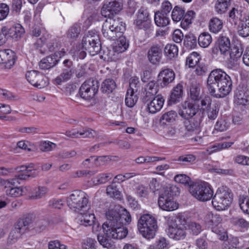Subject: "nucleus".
Masks as SVG:
<instances>
[{"label":"nucleus","instance_id":"4c0bfd02","mask_svg":"<svg viewBox=\"0 0 249 249\" xmlns=\"http://www.w3.org/2000/svg\"><path fill=\"white\" fill-rule=\"evenodd\" d=\"M201 60L200 55L197 52H194L186 58V65L189 68H194Z\"/></svg>","mask_w":249,"mask_h":249},{"label":"nucleus","instance_id":"b1692460","mask_svg":"<svg viewBox=\"0 0 249 249\" xmlns=\"http://www.w3.org/2000/svg\"><path fill=\"white\" fill-rule=\"evenodd\" d=\"M12 181V184L8 185V188L6 191V195L11 197H18L19 196L25 195L28 191L30 190V187L28 186H21L19 187H13L15 184L14 179L9 180Z\"/></svg>","mask_w":249,"mask_h":249},{"label":"nucleus","instance_id":"49530a36","mask_svg":"<svg viewBox=\"0 0 249 249\" xmlns=\"http://www.w3.org/2000/svg\"><path fill=\"white\" fill-rule=\"evenodd\" d=\"M238 202L240 209L243 213L249 214V197L247 195H240Z\"/></svg>","mask_w":249,"mask_h":249},{"label":"nucleus","instance_id":"4d7b16f0","mask_svg":"<svg viewBox=\"0 0 249 249\" xmlns=\"http://www.w3.org/2000/svg\"><path fill=\"white\" fill-rule=\"evenodd\" d=\"M219 111V107L217 104H214L210 107L208 110H205L207 113L208 118L210 120H215L218 114Z\"/></svg>","mask_w":249,"mask_h":249},{"label":"nucleus","instance_id":"c03bdc74","mask_svg":"<svg viewBox=\"0 0 249 249\" xmlns=\"http://www.w3.org/2000/svg\"><path fill=\"white\" fill-rule=\"evenodd\" d=\"M197 39L193 34H189L185 36L184 44L188 49H194L197 45Z\"/></svg>","mask_w":249,"mask_h":249},{"label":"nucleus","instance_id":"9d476101","mask_svg":"<svg viewBox=\"0 0 249 249\" xmlns=\"http://www.w3.org/2000/svg\"><path fill=\"white\" fill-rule=\"evenodd\" d=\"M82 44L83 48L93 56L100 53L102 49L99 36L96 35H92L89 32L83 37Z\"/></svg>","mask_w":249,"mask_h":249},{"label":"nucleus","instance_id":"8fccbe9b","mask_svg":"<svg viewBox=\"0 0 249 249\" xmlns=\"http://www.w3.org/2000/svg\"><path fill=\"white\" fill-rule=\"evenodd\" d=\"M169 242L163 237H160L154 245H150L148 249H168Z\"/></svg>","mask_w":249,"mask_h":249},{"label":"nucleus","instance_id":"5fc2aeb1","mask_svg":"<svg viewBox=\"0 0 249 249\" xmlns=\"http://www.w3.org/2000/svg\"><path fill=\"white\" fill-rule=\"evenodd\" d=\"M179 194V190L178 187L175 185H170L167 186L164 192L161 194L162 196H166L173 198L174 196H178Z\"/></svg>","mask_w":249,"mask_h":249},{"label":"nucleus","instance_id":"2eb2a0df","mask_svg":"<svg viewBox=\"0 0 249 249\" xmlns=\"http://www.w3.org/2000/svg\"><path fill=\"white\" fill-rule=\"evenodd\" d=\"M25 76L31 85L37 88H44L48 84V78L38 71L35 70L28 71Z\"/></svg>","mask_w":249,"mask_h":249},{"label":"nucleus","instance_id":"a19ab883","mask_svg":"<svg viewBox=\"0 0 249 249\" xmlns=\"http://www.w3.org/2000/svg\"><path fill=\"white\" fill-rule=\"evenodd\" d=\"M104 234L98 235L97 236V239L100 244L104 248L110 249L113 246V242L110 239L111 238L117 239L111 237H108L107 235V234L104 231Z\"/></svg>","mask_w":249,"mask_h":249},{"label":"nucleus","instance_id":"3c124183","mask_svg":"<svg viewBox=\"0 0 249 249\" xmlns=\"http://www.w3.org/2000/svg\"><path fill=\"white\" fill-rule=\"evenodd\" d=\"M80 32L81 28L80 25L78 24H74L68 30L67 36L69 38L75 39L78 37Z\"/></svg>","mask_w":249,"mask_h":249},{"label":"nucleus","instance_id":"0e129e2a","mask_svg":"<svg viewBox=\"0 0 249 249\" xmlns=\"http://www.w3.org/2000/svg\"><path fill=\"white\" fill-rule=\"evenodd\" d=\"M195 71L196 74L198 76L205 75L208 71V67L204 63L200 62L196 66Z\"/></svg>","mask_w":249,"mask_h":249},{"label":"nucleus","instance_id":"1a4fd4ad","mask_svg":"<svg viewBox=\"0 0 249 249\" xmlns=\"http://www.w3.org/2000/svg\"><path fill=\"white\" fill-rule=\"evenodd\" d=\"M135 27L139 30H142L149 34L153 31V26L149 13L146 9L141 8L137 14V18L134 20Z\"/></svg>","mask_w":249,"mask_h":249},{"label":"nucleus","instance_id":"a18cd8bd","mask_svg":"<svg viewBox=\"0 0 249 249\" xmlns=\"http://www.w3.org/2000/svg\"><path fill=\"white\" fill-rule=\"evenodd\" d=\"M184 13L185 10L183 8L178 5L175 6L171 13L172 20L174 22L181 21Z\"/></svg>","mask_w":249,"mask_h":249},{"label":"nucleus","instance_id":"de8ad7c7","mask_svg":"<svg viewBox=\"0 0 249 249\" xmlns=\"http://www.w3.org/2000/svg\"><path fill=\"white\" fill-rule=\"evenodd\" d=\"M212 40L211 36L208 33H203L200 35L197 39V41L200 47H207Z\"/></svg>","mask_w":249,"mask_h":249},{"label":"nucleus","instance_id":"f257e3e1","mask_svg":"<svg viewBox=\"0 0 249 249\" xmlns=\"http://www.w3.org/2000/svg\"><path fill=\"white\" fill-rule=\"evenodd\" d=\"M107 221L103 225V229L108 237L118 239L124 238L127 234V229L123 226L124 224H128L131 221L130 213L124 210L123 213L120 214L115 209L108 210L106 213Z\"/></svg>","mask_w":249,"mask_h":249},{"label":"nucleus","instance_id":"9b49d317","mask_svg":"<svg viewBox=\"0 0 249 249\" xmlns=\"http://www.w3.org/2000/svg\"><path fill=\"white\" fill-rule=\"evenodd\" d=\"M172 9V5L169 1L162 2L160 10L155 13L154 20L158 26L165 27L169 24V14Z\"/></svg>","mask_w":249,"mask_h":249},{"label":"nucleus","instance_id":"c85d7f7f","mask_svg":"<svg viewBox=\"0 0 249 249\" xmlns=\"http://www.w3.org/2000/svg\"><path fill=\"white\" fill-rule=\"evenodd\" d=\"M248 94L244 90L237 89L234 94V103L237 106H245L249 104Z\"/></svg>","mask_w":249,"mask_h":249},{"label":"nucleus","instance_id":"cd10ccee","mask_svg":"<svg viewBox=\"0 0 249 249\" xmlns=\"http://www.w3.org/2000/svg\"><path fill=\"white\" fill-rule=\"evenodd\" d=\"M58 61L56 55H51L42 59L39 63V66L42 70H48L54 67Z\"/></svg>","mask_w":249,"mask_h":249},{"label":"nucleus","instance_id":"58836bf2","mask_svg":"<svg viewBox=\"0 0 249 249\" xmlns=\"http://www.w3.org/2000/svg\"><path fill=\"white\" fill-rule=\"evenodd\" d=\"M205 220L213 226L219 225L222 221V218L219 214L209 212L205 217Z\"/></svg>","mask_w":249,"mask_h":249},{"label":"nucleus","instance_id":"f3484780","mask_svg":"<svg viewBox=\"0 0 249 249\" xmlns=\"http://www.w3.org/2000/svg\"><path fill=\"white\" fill-rule=\"evenodd\" d=\"M123 6V3L120 0H110L104 4L101 9V14L105 17H113L114 14H118L122 10Z\"/></svg>","mask_w":249,"mask_h":249},{"label":"nucleus","instance_id":"5701e85b","mask_svg":"<svg viewBox=\"0 0 249 249\" xmlns=\"http://www.w3.org/2000/svg\"><path fill=\"white\" fill-rule=\"evenodd\" d=\"M7 38L11 37L15 39L20 38L24 33V29L20 24H15L10 27L4 26L2 28Z\"/></svg>","mask_w":249,"mask_h":249},{"label":"nucleus","instance_id":"603ef678","mask_svg":"<svg viewBox=\"0 0 249 249\" xmlns=\"http://www.w3.org/2000/svg\"><path fill=\"white\" fill-rule=\"evenodd\" d=\"M47 192L48 189L47 187L39 186L34 189L30 197L33 199H40L44 196Z\"/></svg>","mask_w":249,"mask_h":249},{"label":"nucleus","instance_id":"4be33fe9","mask_svg":"<svg viewBox=\"0 0 249 249\" xmlns=\"http://www.w3.org/2000/svg\"><path fill=\"white\" fill-rule=\"evenodd\" d=\"M184 94L183 82L178 83L172 90L168 100V105L177 104L180 101Z\"/></svg>","mask_w":249,"mask_h":249},{"label":"nucleus","instance_id":"39448f33","mask_svg":"<svg viewBox=\"0 0 249 249\" xmlns=\"http://www.w3.org/2000/svg\"><path fill=\"white\" fill-rule=\"evenodd\" d=\"M137 227L142 236L148 239L154 237L158 229L157 220L149 214H143L140 217Z\"/></svg>","mask_w":249,"mask_h":249},{"label":"nucleus","instance_id":"aec40b11","mask_svg":"<svg viewBox=\"0 0 249 249\" xmlns=\"http://www.w3.org/2000/svg\"><path fill=\"white\" fill-rule=\"evenodd\" d=\"M162 55V47L158 44L152 45L148 49L147 57L149 61L153 65L159 63Z\"/></svg>","mask_w":249,"mask_h":249},{"label":"nucleus","instance_id":"13d9d810","mask_svg":"<svg viewBox=\"0 0 249 249\" xmlns=\"http://www.w3.org/2000/svg\"><path fill=\"white\" fill-rule=\"evenodd\" d=\"M49 225L48 221L45 219H41L35 222L34 229L36 232H41L47 229Z\"/></svg>","mask_w":249,"mask_h":249},{"label":"nucleus","instance_id":"f8f14e48","mask_svg":"<svg viewBox=\"0 0 249 249\" xmlns=\"http://www.w3.org/2000/svg\"><path fill=\"white\" fill-rule=\"evenodd\" d=\"M99 87V83L97 80L89 79L82 84L78 93L83 99L89 100L97 93Z\"/></svg>","mask_w":249,"mask_h":249},{"label":"nucleus","instance_id":"ea45409f","mask_svg":"<svg viewBox=\"0 0 249 249\" xmlns=\"http://www.w3.org/2000/svg\"><path fill=\"white\" fill-rule=\"evenodd\" d=\"M164 51L165 55L170 60L178 55V47L175 44H168L164 48Z\"/></svg>","mask_w":249,"mask_h":249},{"label":"nucleus","instance_id":"e2e57ef3","mask_svg":"<svg viewBox=\"0 0 249 249\" xmlns=\"http://www.w3.org/2000/svg\"><path fill=\"white\" fill-rule=\"evenodd\" d=\"M97 242L91 238L84 240L82 243V249H96Z\"/></svg>","mask_w":249,"mask_h":249},{"label":"nucleus","instance_id":"bf43d9fd","mask_svg":"<svg viewBox=\"0 0 249 249\" xmlns=\"http://www.w3.org/2000/svg\"><path fill=\"white\" fill-rule=\"evenodd\" d=\"M200 101L201 109L203 112H205V110L211 107L212 99L209 96L205 95L202 97Z\"/></svg>","mask_w":249,"mask_h":249},{"label":"nucleus","instance_id":"20e7f679","mask_svg":"<svg viewBox=\"0 0 249 249\" xmlns=\"http://www.w3.org/2000/svg\"><path fill=\"white\" fill-rule=\"evenodd\" d=\"M125 31V25L122 19L117 17H109L102 26V32L104 37L115 40L122 36Z\"/></svg>","mask_w":249,"mask_h":249},{"label":"nucleus","instance_id":"338daca9","mask_svg":"<svg viewBox=\"0 0 249 249\" xmlns=\"http://www.w3.org/2000/svg\"><path fill=\"white\" fill-rule=\"evenodd\" d=\"M160 86L158 85V82H156L155 81H151L146 85V88H145V90L147 91H149L150 92H152V94H156L158 92V87Z\"/></svg>","mask_w":249,"mask_h":249},{"label":"nucleus","instance_id":"864d4df0","mask_svg":"<svg viewBox=\"0 0 249 249\" xmlns=\"http://www.w3.org/2000/svg\"><path fill=\"white\" fill-rule=\"evenodd\" d=\"M106 191L107 195L111 197L117 199L121 198V193L119 191L117 186L113 183L108 185L107 187Z\"/></svg>","mask_w":249,"mask_h":249},{"label":"nucleus","instance_id":"37998d69","mask_svg":"<svg viewBox=\"0 0 249 249\" xmlns=\"http://www.w3.org/2000/svg\"><path fill=\"white\" fill-rule=\"evenodd\" d=\"M231 0H217L215 5L216 11L219 14L225 13L231 5Z\"/></svg>","mask_w":249,"mask_h":249},{"label":"nucleus","instance_id":"774afa93","mask_svg":"<svg viewBox=\"0 0 249 249\" xmlns=\"http://www.w3.org/2000/svg\"><path fill=\"white\" fill-rule=\"evenodd\" d=\"M239 244L238 239L236 237H232L228 240L223 249H237L236 246Z\"/></svg>","mask_w":249,"mask_h":249},{"label":"nucleus","instance_id":"7c9ffc66","mask_svg":"<svg viewBox=\"0 0 249 249\" xmlns=\"http://www.w3.org/2000/svg\"><path fill=\"white\" fill-rule=\"evenodd\" d=\"M119 39L117 40L115 44L113 46V49L116 53H122L125 51L128 47V43L125 37L122 36L118 37Z\"/></svg>","mask_w":249,"mask_h":249},{"label":"nucleus","instance_id":"412c9836","mask_svg":"<svg viewBox=\"0 0 249 249\" xmlns=\"http://www.w3.org/2000/svg\"><path fill=\"white\" fill-rule=\"evenodd\" d=\"M159 207L163 211H173L178 209V204L172 198L160 195L158 199Z\"/></svg>","mask_w":249,"mask_h":249},{"label":"nucleus","instance_id":"4468645a","mask_svg":"<svg viewBox=\"0 0 249 249\" xmlns=\"http://www.w3.org/2000/svg\"><path fill=\"white\" fill-rule=\"evenodd\" d=\"M75 68L73 62L68 59L64 60L61 67V73L56 77L54 81L57 85H61L70 80L74 74Z\"/></svg>","mask_w":249,"mask_h":249},{"label":"nucleus","instance_id":"423d86ee","mask_svg":"<svg viewBox=\"0 0 249 249\" xmlns=\"http://www.w3.org/2000/svg\"><path fill=\"white\" fill-rule=\"evenodd\" d=\"M67 202L71 209L81 214H84L89 208L88 196L81 191H75L67 198Z\"/></svg>","mask_w":249,"mask_h":249},{"label":"nucleus","instance_id":"e433bc0d","mask_svg":"<svg viewBox=\"0 0 249 249\" xmlns=\"http://www.w3.org/2000/svg\"><path fill=\"white\" fill-rule=\"evenodd\" d=\"M230 50L231 51H230L229 53L230 58L235 61H237L243 54V49L241 44L240 43H238L231 47Z\"/></svg>","mask_w":249,"mask_h":249},{"label":"nucleus","instance_id":"6e6552de","mask_svg":"<svg viewBox=\"0 0 249 249\" xmlns=\"http://www.w3.org/2000/svg\"><path fill=\"white\" fill-rule=\"evenodd\" d=\"M189 191L195 198L202 202L210 200L213 194L210 185L205 182L190 185Z\"/></svg>","mask_w":249,"mask_h":249},{"label":"nucleus","instance_id":"69168bd1","mask_svg":"<svg viewBox=\"0 0 249 249\" xmlns=\"http://www.w3.org/2000/svg\"><path fill=\"white\" fill-rule=\"evenodd\" d=\"M95 219L94 214H86L81 220V224L85 226H91L94 223Z\"/></svg>","mask_w":249,"mask_h":249},{"label":"nucleus","instance_id":"2f4dec72","mask_svg":"<svg viewBox=\"0 0 249 249\" xmlns=\"http://www.w3.org/2000/svg\"><path fill=\"white\" fill-rule=\"evenodd\" d=\"M196 16V13L192 11H188L184 14L181 22L180 26L184 29H187L192 24L193 19Z\"/></svg>","mask_w":249,"mask_h":249},{"label":"nucleus","instance_id":"7ed1b4c3","mask_svg":"<svg viewBox=\"0 0 249 249\" xmlns=\"http://www.w3.org/2000/svg\"><path fill=\"white\" fill-rule=\"evenodd\" d=\"M187 221L182 214H178L175 219L168 218L166 232L169 237L175 240H183L187 235Z\"/></svg>","mask_w":249,"mask_h":249},{"label":"nucleus","instance_id":"c756f323","mask_svg":"<svg viewBox=\"0 0 249 249\" xmlns=\"http://www.w3.org/2000/svg\"><path fill=\"white\" fill-rule=\"evenodd\" d=\"M239 35L243 37L249 36V17L247 15L244 17L237 26Z\"/></svg>","mask_w":249,"mask_h":249},{"label":"nucleus","instance_id":"0eeeda50","mask_svg":"<svg viewBox=\"0 0 249 249\" xmlns=\"http://www.w3.org/2000/svg\"><path fill=\"white\" fill-rule=\"evenodd\" d=\"M212 199V205L218 210H223L228 207L232 201V194L231 191L226 187L219 188Z\"/></svg>","mask_w":249,"mask_h":249},{"label":"nucleus","instance_id":"bb28decb","mask_svg":"<svg viewBox=\"0 0 249 249\" xmlns=\"http://www.w3.org/2000/svg\"><path fill=\"white\" fill-rule=\"evenodd\" d=\"M66 135L72 138H79L81 137L83 138H88L91 139L94 138V135H96V132L90 129H83V131L80 132L76 131L74 129H72L71 131H67Z\"/></svg>","mask_w":249,"mask_h":249},{"label":"nucleus","instance_id":"dca6fc26","mask_svg":"<svg viewBox=\"0 0 249 249\" xmlns=\"http://www.w3.org/2000/svg\"><path fill=\"white\" fill-rule=\"evenodd\" d=\"M199 106L191 101H185L180 105L178 114L183 119L196 116L198 111Z\"/></svg>","mask_w":249,"mask_h":249},{"label":"nucleus","instance_id":"79ce46f5","mask_svg":"<svg viewBox=\"0 0 249 249\" xmlns=\"http://www.w3.org/2000/svg\"><path fill=\"white\" fill-rule=\"evenodd\" d=\"M177 117V113L175 111L171 110L163 114L160 119V123L164 125L166 123H173Z\"/></svg>","mask_w":249,"mask_h":249},{"label":"nucleus","instance_id":"09e8293b","mask_svg":"<svg viewBox=\"0 0 249 249\" xmlns=\"http://www.w3.org/2000/svg\"><path fill=\"white\" fill-rule=\"evenodd\" d=\"M191 99L194 101H198L202 97L200 95V88L197 84H192L190 89Z\"/></svg>","mask_w":249,"mask_h":249},{"label":"nucleus","instance_id":"f704fd0d","mask_svg":"<svg viewBox=\"0 0 249 249\" xmlns=\"http://www.w3.org/2000/svg\"><path fill=\"white\" fill-rule=\"evenodd\" d=\"M138 97L134 94V89H128L125 99V103L129 107H133L136 104Z\"/></svg>","mask_w":249,"mask_h":249},{"label":"nucleus","instance_id":"6ab92c4d","mask_svg":"<svg viewBox=\"0 0 249 249\" xmlns=\"http://www.w3.org/2000/svg\"><path fill=\"white\" fill-rule=\"evenodd\" d=\"M183 125L187 132L192 134L200 130L202 118L200 116H194L184 119Z\"/></svg>","mask_w":249,"mask_h":249},{"label":"nucleus","instance_id":"a878e982","mask_svg":"<svg viewBox=\"0 0 249 249\" xmlns=\"http://www.w3.org/2000/svg\"><path fill=\"white\" fill-rule=\"evenodd\" d=\"M217 45L221 54L224 56L229 54L231 47L229 37L224 36H220L217 40Z\"/></svg>","mask_w":249,"mask_h":249},{"label":"nucleus","instance_id":"ddd939ff","mask_svg":"<svg viewBox=\"0 0 249 249\" xmlns=\"http://www.w3.org/2000/svg\"><path fill=\"white\" fill-rule=\"evenodd\" d=\"M30 221V219L28 217L21 218L18 221L9 236L8 241L10 243L16 242L28 230Z\"/></svg>","mask_w":249,"mask_h":249},{"label":"nucleus","instance_id":"c9c22d12","mask_svg":"<svg viewBox=\"0 0 249 249\" xmlns=\"http://www.w3.org/2000/svg\"><path fill=\"white\" fill-rule=\"evenodd\" d=\"M242 15L235 8H233L229 12L228 20L232 25L237 27L242 20Z\"/></svg>","mask_w":249,"mask_h":249},{"label":"nucleus","instance_id":"393cba45","mask_svg":"<svg viewBox=\"0 0 249 249\" xmlns=\"http://www.w3.org/2000/svg\"><path fill=\"white\" fill-rule=\"evenodd\" d=\"M164 102L163 97L161 95H158L147 104V109L152 114L156 113L162 108Z\"/></svg>","mask_w":249,"mask_h":249},{"label":"nucleus","instance_id":"052dcab7","mask_svg":"<svg viewBox=\"0 0 249 249\" xmlns=\"http://www.w3.org/2000/svg\"><path fill=\"white\" fill-rule=\"evenodd\" d=\"M23 173L19 174L16 176V177L20 180H26L29 177H35L37 174L36 170H27L26 171H22Z\"/></svg>","mask_w":249,"mask_h":249},{"label":"nucleus","instance_id":"680f3d73","mask_svg":"<svg viewBox=\"0 0 249 249\" xmlns=\"http://www.w3.org/2000/svg\"><path fill=\"white\" fill-rule=\"evenodd\" d=\"M113 177L111 173H101L97 176L96 181L97 184L106 183L110 180Z\"/></svg>","mask_w":249,"mask_h":249},{"label":"nucleus","instance_id":"f03ea898","mask_svg":"<svg viewBox=\"0 0 249 249\" xmlns=\"http://www.w3.org/2000/svg\"><path fill=\"white\" fill-rule=\"evenodd\" d=\"M207 82L210 93L216 98L225 97L232 89L231 77L220 69L213 70L210 72Z\"/></svg>","mask_w":249,"mask_h":249},{"label":"nucleus","instance_id":"72a5a7b5","mask_svg":"<svg viewBox=\"0 0 249 249\" xmlns=\"http://www.w3.org/2000/svg\"><path fill=\"white\" fill-rule=\"evenodd\" d=\"M223 27L222 20L217 18H213L210 19L209 24L210 31L214 34L219 32Z\"/></svg>","mask_w":249,"mask_h":249},{"label":"nucleus","instance_id":"a211bd4d","mask_svg":"<svg viewBox=\"0 0 249 249\" xmlns=\"http://www.w3.org/2000/svg\"><path fill=\"white\" fill-rule=\"evenodd\" d=\"M175 78V73L173 70L164 68L160 71L158 75L157 82L161 88H164L173 82Z\"/></svg>","mask_w":249,"mask_h":249},{"label":"nucleus","instance_id":"473e14b6","mask_svg":"<svg viewBox=\"0 0 249 249\" xmlns=\"http://www.w3.org/2000/svg\"><path fill=\"white\" fill-rule=\"evenodd\" d=\"M117 85L115 81L111 78L105 79L102 84L101 89L103 93L109 94L116 88Z\"/></svg>","mask_w":249,"mask_h":249},{"label":"nucleus","instance_id":"6e6d98bb","mask_svg":"<svg viewBox=\"0 0 249 249\" xmlns=\"http://www.w3.org/2000/svg\"><path fill=\"white\" fill-rule=\"evenodd\" d=\"M135 192L140 198H147L149 195L148 188L142 184L136 186Z\"/></svg>","mask_w":249,"mask_h":249}]
</instances>
